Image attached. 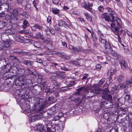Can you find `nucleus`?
Segmentation results:
<instances>
[{
    "mask_svg": "<svg viewBox=\"0 0 132 132\" xmlns=\"http://www.w3.org/2000/svg\"><path fill=\"white\" fill-rule=\"evenodd\" d=\"M102 90V89L100 88L96 87L94 89H92V92L97 94L100 93V92Z\"/></svg>",
    "mask_w": 132,
    "mask_h": 132,
    "instance_id": "nucleus-19",
    "label": "nucleus"
},
{
    "mask_svg": "<svg viewBox=\"0 0 132 132\" xmlns=\"http://www.w3.org/2000/svg\"><path fill=\"white\" fill-rule=\"evenodd\" d=\"M104 47L105 49H109L110 51L111 52L112 51L111 49V47L110 44L108 42H106L105 44Z\"/></svg>",
    "mask_w": 132,
    "mask_h": 132,
    "instance_id": "nucleus-15",
    "label": "nucleus"
},
{
    "mask_svg": "<svg viewBox=\"0 0 132 132\" xmlns=\"http://www.w3.org/2000/svg\"><path fill=\"white\" fill-rule=\"evenodd\" d=\"M36 28H38L39 30H42V27L39 24H36L34 26L31 28L32 30H34Z\"/></svg>",
    "mask_w": 132,
    "mask_h": 132,
    "instance_id": "nucleus-20",
    "label": "nucleus"
},
{
    "mask_svg": "<svg viewBox=\"0 0 132 132\" xmlns=\"http://www.w3.org/2000/svg\"><path fill=\"white\" fill-rule=\"evenodd\" d=\"M115 71L116 70L114 69L111 68L108 71V74L110 75L111 76H112L114 74Z\"/></svg>",
    "mask_w": 132,
    "mask_h": 132,
    "instance_id": "nucleus-24",
    "label": "nucleus"
},
{
    "mask_svg": "<svg viewBox=\"0 0 132 132\" xmlns=\"http://www.w3.org/2000/svg\"><path fill=\"white\" fill-rule=\"evenodd\" d=\"M47 132H53V130H52V129L50 128L47 127Z\"/></svg>",
    "mask_w": 132,
    "mask_h": 132,
    "instance_id": "nucleus-51",
    "label": "nucleus"
},
{
    "mask_svg": "<svg viewBox=\"0 0 132 132\" xmlns=\"http://www.w3.org/2000/svg\"><path fill=\"white\" fill-rule=\"evenodd\" d=\"M21 15L22 16L23 18H26L27 15L26 13L25 12H23V13L21 14Z\"/></svg>",
    "mask_w": 132,
    "mask_h": 132,
    "instance_id": "nucleus-43",
    "label": "nucleus"
},
{
    "mask_svg": "<svg viewBox=\"0 0 132 132\" xmlns=\"http://www.w3.org/2000/svg\"><path fill=\"white\" fill-rule=\"evenodd\" d=\"M105 104V108H109L111 107V106L113 105V103L111 101H106Z\"/></svg>",
    "mask_w": 132,
    "mask_h": 132,
    "instance_id": "nucleus-22",
    "label": "nucleus"
},
{
    "mask_svg": "<svg viewBox=\"0 0 132 132\" xmlns=\"http://www.w3.org/2000/svg\"><path fill=\"white\" fill-rule=\"evenodd\" d=\"M23 25L22 26V27L24 28H25L27 26L29 25V23L26 20H24L23 22Z\"/></svg>",
    "mask_w": 132,
    "mask_h": 132,
    "instance_id": "nucleus-28",
    "label": "nucleus"
},
{
    "mask_svg": "<svg viewBox=\"0 0 132 132\" xmlns=\"http://www.w3.org/2000/svg\"><path fill=\"white\" fill-rule=\"evenodd\" d=\"M21 9H19L16 10L15 9H13L12 11V13L13 16H14V18H15L16 20H17L18 18H16V16L18 15V14L19 13L22 12Z\"/></svg>",
    "mask_w": 132,
    "mask_h": 132,
    "instance_id": "nucleus-5",
    "label": "nucleus"
},
{
    "mask_svg": "<svg viewBox=\"0 0 132 132\" xmlns=\"http://www.w3.org/2000/svg\"><path fill=\"white\" fill-rule=\"evenodd\" d=\"M103 37V35L102 34H101V35H100V37L99 38V40L101 43L104 44L106 42L105 39L102 38V37Z\"/></svg>",
    "mask_w": 132,
    "mask_h": 132,
    "instance_id": "nucleus-21",
    "label": "nucleus"
},
{
    "mask_svg": "<svg viewBox=\"0 0 132 132\" xmlns=\"http://www.w3.org/2000/svg\"><path fill=\"white\" fill-rule=\"evenodd\" d=\"M52 10L54 14H57L59 12V10L56 8L52 9Z\"/></svg>",
    "mask_w": 132,
    "mask_h": 132,
    "instance_id": "nucleus-29",
    "label": "nucleus"
},
{
    "mask_svg": "<svg viewBox=\"0 0 132 132\" xmlns=\"http://www.w3.org/2000/svg\"><path fill=\"white\" fill-rule=\"evenodd\" d=\"M53 3L54 4H57L59 2V0H52Z\"/></svg>",
    "mask_w": 132,
    "mask_h": 132,
    "instance_id": "nucleus-53",
    "label": "nucleus"
},
{
    "mask_svg": "<svg viewBox=\"0 0 132 132\" xmlns=\"http://www.w3.org/2000/svg\"><path fill=\"white\" fill-rule=\"evenodd\" d=\"M127 6L129 10L132 12V2H129L127 3Z\"/></svg>",
    "mask_w": 132,
    "mask_h": 132,
    "instance_id": "nucleus-26",
    "label": "nucleus"
},
{
    "mask_svg": "<svg viewBox=\"0 0 132 132\" xmlns=\"http://www.w3.org/2000/svg\"><path fill=\"white\" fill-rule=\"evenodd\" d=\"M62 45L64 46H65L66 47H67V44L65 42H62Z\"/></svg>",
    "mask_w": 132,
    "mask_h": 132,
    "instance_id": "nucleus-56",
    "label": "nucleus"
},
{
    "mask_svg": "<svg viewBox=\"0 0 132 132\" xmlns=\"http://www.w3.org/2000/svg\"><path fill=\"white\" fill-rule=\"evenodd\" d=\"M25 7L26 9V10L27 9H30L31 7V5L29 3H28L26 6H25Z\"/></svg>",
    "mask_w": 132,
    "mask_h": 132,
    "instance_id": "nucleus-42",
    "label": "nucleus"
},
{
    "mask_svg": "<svg viewBox=\"0 0 132 132\" xmlns=\"http://www.w3.org/2000/svg\"><path fill=\"white\" fill-rule=\"evenodd\" d=\"M51 17L50 16H48L47 18V21L48 23H50L51 21Z\"/></svg>",
    "mask_w": 132,
    "mask_h": 132,
    "instance_id": "nucleus-46",
    "label": "nucleus"
},
{
    "mask_svg": "<svg viewBox=\"0 0 132 132\" xmlns=\"http://www.w3.org/2000/svg\"><path fill=\"white\" fill-rule=\"evenodd\" d=\"M53 97H48V100L49 101H52L53 99Z\"/></svg>",
    "mask_w": 132,
    "mask_h": 132,
    "instance_id": "nucleus-59",
    "label": "nucleus"
},
{
    "mask_svg": "<svg viewBox=\"0 0 132 132\" xmlns=\"http://www.w3.org/2000/svg\"><path fill=\"white\" fill-rule=\"evenodd\" d=\"M60 86L59 83L55 81L52 85V89L53 90H55L59 88Z\"/></svg>",
    "mask_w": 132,
    "mask_h": 132,
    "instance_id": "nucleus-9",
    "label": "nucleus"
},
{
    "mask_svg": "<svg viewBox=\"0 0 132 132\" xmlns=\"http://www.w3.org/2000/svg\"><path fill=\"white\" fill-rule=\"evenodd\" d=\"M23 0H17V3L18 5L23 4Z\"/></svg>",
    "mask_w": 132,
    "mask_h": 132,
    "instance_id": "nucleus-41",
    "label": "nucleus"
},
{
    "mask_svg": "<svg viewBox=\"0 0 132 132\" xmlns=\"http://www.w3.org/2000/svg\"><path fill=\"white\" fill-rule=\"evenodd\" d=\"M50 30L49 28H47L45 29V31L47 35L49 34V32H50Z\"/></svg>",
    "mask_w": 132,
    "mask_h": 132,
    "instance_id": "nucleus-47",
    "label": "nucleus"
},
{
    "mask_svg": "<svg viewBox=\"0 0 132 132\" xmlns=\"http://www.w3.org/2000/svg\"><path fill=\"white\" fill-rule=\"evenodd\" d=\"M59 25V24H56L54 28L55 30L57 31L60 32L61 31V29L60 28V27Z\"/></svg>",
    "mask_w": 132,
    "mask_h": 132,
    "instance_id": "nucleus-31",
    "label": "nucleus"
},
{
    "mask_svg": "<svg viewBox=\"0 0 132 132\" xmlns=\"http://www.w3.org/2000/svg\"><path fill=\"white\" fill-rule=\"evenodd\" d=\"M23 63L27 66H31L33 64V62L29 60H24L23 61Z\"/></svg>",
    "mask_w": 132,
    "mask_h": 132,
    "instance_id": "nucleus-10",
    "label": "nucleus"
},
{
    "mask_svg": "<svg viewBox=\"0 0 132 132\" xmlns=\"http://www.w3.org/2000/svg\"><path fill=\"white\" fill-rule=\"evenodd\" d=\"M51 129H52V130H53V132L56 131L55 127V126L52 127Z\"/></svg>",
    "mask_w": 132,
    "mask_h": 132,
    "instance_id": "nucleus-64",
    "label": "nucleus"
},
{
    "mask_svg": "<svg viewBox=\"0 0 132 132\" xmlns=\"http://www.w3.org/2000/svg\"><path fill=\"white\" fill-rule=\"evenodd\" d=\"M37 132H44L45 131L44 126L41 124L39 125L37 127Z\"/></svg>",
    "mask_w": 132,
    "mask_h": 132,
    "instance_id": "nucleus-8",
    "label": "nucleus"
},
{
    "mask_svg": "<svg viewBox=\"0 0 132 132\" xmlns=\"http://www.w3.org/2000/svg\"><path fill=\"white\" fill-rule=\"evenodd\" d=\"M129 83L128 85H129V88H130L132 86V79L129 80V81H127Z\"/></svg>",
    "mask_w": 132,
    "mask_h": 132,
    "instance_id": "nucleus-44",
    "label": "nucleus"
},
{
    "mask_svg": "<svg viewBox=\"0 0 132 132\" xmlns=\"http://www.w3.org/2000/svg\"><path fill=\"white\" fill-rule=\"evenodd\" d=\"M82 99V98L80 99V98L78 97L77 99H75L73 101L77 103V105H79L81 103Z\"/></svg>",
    "mask_w": 132,
    "mask_h": 132,
    "instance_id": "nucleus-25",
    "label": "nucleus"
},
{
    "mask_svg": "<svg viewBox=\"0 0 132 132\" xmlns=\"http://www.w3.org/2000/svg\"><path fill=\"white\" fill-rule=\"evenodd\" d=\"M61 69L64 71H68L69 70L65 66H61Z\"/></svg>",
    "mask_w": 132,
    "mask_h": 132,
    "instance_id": "nucleus-40",
    "label": "nucleus"
},
{
    "mask_svg": "<svg viewBox=\"0 0 132 132\" xmlns=\"http://www.w3.org/2000/svg\"><path fill=\"white\" fill-rule=\"evenodd\" d=\"M110 21L109 22H110ZM111 22H114V24L113 23H112L111 24V27H112V28H114V29L115 30V29L116 28H119L118 27H120L121 25H121L120 26H119L117 24V23H116V22L115 21H110Z\"/></svg>",
    "mask_w": 132,
    "mask_h": 132,
    "instance_id": "nucleus-18",
    "label": "nucleus"
},
{
    "mask_svg": "<svg viewBox=\"0 0 132 132\" xmlns=\"http://www.w3.org/2000/svg\"><path fill=\"white\" fill-rule=\"evenodd\" d=\"M101 66L100 64H97L96 65V67L97 69H100L101 68Z\"/></svg>",
    "mask_w": 132,
    "mask_h": 132,
    "instance_id": "nucleus-54",
    "label": "nucleus"
},
{
    "mask_svg": "<svg viewBox=\"0 0 132 132\" xmlns=\"http://www.w3.org/2000/svg\"><path fill=\"white\" fill-rule=\"evenodd\" d=\"M14 82H15V83L16 85H20V83H21V81L19 80L18 79H14ZM21 83L22 84L23 83L22 82H21Z\"/></svg>",
    "mask_w": 132,
    "mask_h": 132,
    "instance_id": "nucleus-32",
    "label": "nucleus"
},
{
    "mask_svg": "<svg viewBox=\"0 0 132 132\" xmlns=\"http://www.w3.org/2000/svg\"><path fill=\"white\" fill-rule=\"evenodd\" d=\"M108 11L110 12L109 15L107 13H104L101 14V18L102 19H104L105 21L108 22L115 21L119 26H120L121 21L120 19L117 17L114 12L112 11L110 8L108 9Z\"/></svg>",
    "mask_w": 132,
    "mask_h": 132,
    "instance_id": "nucleus-2",
    "label": "nucleus"
},
{
    "mask_svg": "<svg viewBox=\"0 0 132 132\" xmlns=\"http://www.w3.org/2000/svg\"><path fill=\"white\" fill-rule=\"evenodd\" d=\"M26 55L28 56H32V53L30 52H27Z\"/></svg>",
    "mask_w": 132,
    "mask_h": 132,
    "instance_id": "nucleus-57",
    "label": "nucleus"
},
{
    "mask_svg": "<svg viewBox=\"0 0 132 132\" xmlns=\"http://www.w3.org/2000/svg\"><path fill=\"white\" fill-rule=\"evenodd\" d=\"M50 32L52 34L54 35L55 33V30L53 29H52L50 30Z\"/></svg>",
    "mask_w": 132,
    "mask_h": 132,
    "instance_id": "nucleus-49",
    "label": "nucleus"
},
{
    "mask_svg": "<svg viewBox=\"0 0 132 132\" xmlns=\"http://www.w3.org/2000/svg\"><path fill=\"white\" fill-rule=\"evenodd\" d=\"M124 77L122 75H120L118 77V81L120 82L123 80Z\"/></svg>",
    "mask_w": 132,
    "mask_h": 132,
    "instance_id": "nucleus-33",
    "label": "nucleus"
},
{
    "mask_svg": "<svg viewBox=\"0 0 132 132\" xmlns=\"http://www.w3.org/2000/svg\"><path fill=\"white\" fill-rule=\"evenodd\" d=\"M26 78L25 75H21L19 76L18 77V79L21 82H23L24 80Z\"/></svg>",
    "mask_w": 132,
    "mask_h": 132,
    "instance_id": "nucleus-23",
    "label": "nucleus"
},
{
    "mask_svg": "<svg viewBox=\"0 0 132 132\" xmlns=\"http://www.w3.org/2000/svg\"><path fill=\"white\" fill-rule=\"evenodd\" d=\"M69 47L71 50L74 51V53H75L76 51L78 52H81L83 51L82 47L79 46L74 47L70 45L69 46Z\"/></svg>",
    "mask_w": 132,
    "mask_h": 132,
    "instance_id": "nucleus-4",
    "label": "nucleus"
},
{
    "mask_svg": "<svg viewBox=\"0 0 132 132\" xmlns=\"http://www.w3.org/2000/svg\"><path fill=\"white\" fill-rule=\"evenodd\" d=\"M78 20H79V21H82L84 22H85V21H84V19L82 18L81 17H79V18H78Z\"/></svg>",
    "mask_w": 132,
    "mask_h": 132,
    "instance_id": "nucleus-60",
    "label": "nucleus"
},
{
    "mask_svg": "<svg viewBox=\"0 0 132 132\" xmlns=\"http://www.w3.org/2000/svg\"><path fill=\"white\" fill-rule=\"evenodd\" d=\"M119 28H116L115 29V32H114L116 35H117L118 38V41L120 43L121 42V39L119 35Z\"/></svg>",
    "mask_w": 132,
    "mask_h": 132,
    "instance_id": "nucleus-12",
    "label": "nucleus"
},
{
    "mask_svg": "<svg viewBox=\"0 0 132 132\" xmlns=\"http://www.w3.org/2000/svg\"><path fill=\"white\" fill-rule=\"evenodd\" d=\"M103 117L106 119H107L109 118V117L108 116L107 113H105L104 114Z\"/></svg>",
    "mask_w": 132,
    "mask_h": 132,
    "instance_id": "nucleus-48",
    "label": "nucleus"
},
{
    "mask_svg": "<svg viewBox=\"0 0 132 132\" xmlns=\"http://www.w3.org/2000/svg\"><path fill=\"white\" fill-rule=\"evenodd\" d=\"M5 16L4 13L2 12L0 13V17H3Z\"/></svg>",
    "mask_w": 132,
    "mask_h": 132,
    "instance_id": "nucleus-58",
    "label": "nucleus"
},
{
    "mask_svg": "<svg viewBox=\"0 0 132 132\" xmlns=\"http://www.w3.org/2000/svg\"><path fill=\"white\" fill-rule=\"evenodd\" d=\"M88 88L87 87H82L80 88H78L77 89V90L78 92L81 91H88Z\"/></svg>",
    "mask_w": 132,
    "mask_h": 132,
    "instance_id": "nucleus-17",
    "label": "nucleus"
},
{
    "mask_svg": "<svg viewBox=\"0 0 132 132\" xmlns=\"http://www.w3.org/2000/svg\"><path fill=\"white\" fill-rule=\"evenodd\" d=\"M56 75L59 77L60 79H63L67 77L66 75L60 72H56Z\"/></svg>",
    "mask_w": 132,
    "mask_h": 132,
    "instance_id": "nucleus-11",
    "label": "nucleus"
},
{
    "mask_svg": "<svg viewBox=\"0 0 132 132\" xmlns=\"http://www.w3.org/2000/svg\"><path fill=\"white\" fill-rule=\"evenodd\" d=\"M93 4H91L89 3L87 4L85 2L84 3V4H83V5H82V6L84 8L92 13H93L92 8V7L93 6Z\"/></svg>",
    "mask_w": 132,
    "mask_h": 132,
    "instance_id": "nucleus-3",
    "label": "nucleus"
},
{
    "mask_svg": "<svg viewBox=\"0 0 132 132\" xmlns=\"http://www.w3.org/2000/svg\"><path fill=\"white\" fill-rule=\"evenodd\" d=\"M98 9L101 12H102L104 10V8L103 7L101 6H100L98 7Z\"/></svg>",
    "mask_w": 132,
    "mask_h": 132,
    "instance_id": "nucleus-45",
    "label": "nucleus"
},
{
    "mask_svg": "<svg viewBox=\"0 0 132 132\" xmlns=\"http://www.w3.org/2000/svg\"><path fill=\"white\" fill-rule=\"evenodd\" d=\"M112 51L111 54L115 59L117 60L120 57V55L116 52Z\"/></svg>",
    "mask_w": 132,
    "mask_h": 132,
    "instance_id": "nucleus-14",
    "label": "nucleus"
},
{
    "mask_svg": "<svg viewBox=\"0 0 132 132\" xmlns=\"http://www.w3.org/2000/svg\"><path fill=\"white\" fill-rule=\"evenodd\" d=\"M57 78V77L56 75L52 76L50 78L51 81L55 80Z\"/></svg>",
    "mask_w": 132,
    "mask_h": 132,
    "instance_id": "nucleus-36",
    "label": "nucleus"
},
{
    "mask_svg": "<svg viewBox=\"0 0 132 132\" xmlns=\"http://www.w3.org/2000/svg\"><path fill=\"white\" fill-rule=\"evenodd\" d=\"M105 78H102L98 82V85L99 86L101 85L105 82Z\"/></svg>",
    "mask_w": 132,
    "mask_h": 132,
    "instance_id": "nucleus-35",
    "label": "nucleus"
},
{
    "mask_svg": "<svg viewBox=\"0 0 132 132\" xmlns=\"http://www.w3.org/2000/svg\"><path fill=\"white\" fill-rule=\"evenodd\" d=\"M130 95L129 94H127L125 96L124 98L125 100L128 101L129 103H132V100L130 97Z\"/></svg>",
    "mask_w": 132,
    "mask_h": 132,
    "instance_id": "nucleus-13",
    "label": "nucleus"
},
{
    "mask_svg": "<svg viewBox=\"0 0 132 132\" xmlns=\"http://www.w3.org/2000/svg\"><path fill=\"white\" fill-rule=\"evenodd\" d=\"M130 92V90L128 89H125L124 90V92L125 94H129Z\"/></svg>",
    "mask_w": 132,
    "mask_h": 132,
    "instance_id": "nucleus-50",
    "label": "nucleus"
},
{
    "mask_svg": "<svg viewBox=\"0 0 132 132\" xmlns=\"http://www.w3.org/2000/svg\"><path fill=\"white\" fill-rule=\"evenodd\" d=\"M102 97L103 99L106 100H111L112 99V95L109 94H104L103 93Z\"/></svg>",
    "mask_w": 132,
    "mask_h": 132,
    "instance_id": "nucleus-6",
    "label": "nucleus"
},
{
    "mask_svg": "<svg viewBox=\"0 0 132 132\" xmlns=\"http://www.w3.org/2000/svg\"><path fill=\"white\" fill-rule=\"evenodd\" d=\"M70 86H72L75 83V81H74L72 80L70 81Z\"/></svg>",
    "mask_w": 132,
    "mask_h": 132,
    "instance_id": "nucleus-52",
    "label": "nucleus"
},
{
    "mask_svg": "<svg viewBox=\"0 0 132 132\" xmlns=\"http://www.w3.org/2000/svg\"><path fill=\"white\" fill-rule=\"evenodd\" d=\"M14 52L16 53L17 54H20L22 53V51L21 49H19L16 50L14 51Z\"/></svg>",
    "mask_w": 132,
    "mask_h": 132,
    "instance_id": "nucleus-37",
    "label": "nucleus"
},
{
    "mask_svg": "<svg viewBox=\"0 0 132 132\" xmlns=\"http://www.w3.org/2000/svg\"><path fill=\"white\" fill-rule=\"evenodd\" d=\"M33 5L36 7V9H37V8L36 6V2H35V1H33Z\"/></svg>",
    "mask_w": 132,
    "mask_h": 132,
    "instance_id": "nucleus-61",
    "label": "nucleus"
},
{
    "mask_svg": "<svg viewBox=\"0 0 132 132\" xmlns=\"http://www.w3.org/2000/svg\"><path fill=\"white\" fill-rule=\"evenodd\" d=\"M34 46L37 48H39L40 47V44L38 42H35L34 43Z\"/></svg>",
    "mask_w": 132,
    "mask_h": 132,
    "instance_id": "nucleus-38",
    "label": "nucleus"
},
{
    "mask_svg": "<svg viewBox=\"0 0 132 132\" xmlns=\"http://www.w3.org/2000/svg\"><path fill=\"white\" fill-rule=\"evenodd\" d=\"M127 34L129 36H131L132 35V34L129 31H127Z\"/></svg>",
    "mask_w": 132,
    "mask_h": 132,
    "instance_id": "nucleus-62",
    "label": "nucleus"
},
{
    "mask_svg": "<svg viewBox=\"0 0 132 132\" xmlns=\"http://www.w3.org/2000/svg\"><path fill=\"white\" fill-rule=\"evenodd\" d=\"M45 54V53L44 52L38 54H37V55L38 56H42L44 55Z\"/></svg>",
    "mask_w": 132,
    "mask_h": 132,
    "instance_id": "nucleus-63",
    "label": "nucleus"
},
{
    "mask_svg": "<svg viewBox=\"0 0 132 132\" xmlns=\"http://www.w3.org/2000/svg\"><path fill=\"white\" fill-rule=\"evenodd\" d=\"M72 63L74 65H78L79 64V63L77 61H75L72 62Z\"/></svg>",
    "mask_w": 132,
    "mask_h": 132,
    "instance_id": "nucleus-55",
    "label": "nucleus"
},
{
    "mask_svg": "<svg viewBox=\"0 0 132 132\" xmlns=\"http://www.w3.org/2000/svg\"><path fill=\"white\" fill-rule=\"evenodd\" d=\"M129 83V82H126L124 86L123 87V88L124 90L126 89H127L128 87V83Z\"/></svg>",
    "mask_w": 132,
    "mask_h": 132,
    "instance_id": "nucleus-39",
    "label": "nucleus"
},
{
    "mask_svg": "<svg viewBox=\"0 0 132 132\" xmlns=\"http://www.w3.org/2000/svg\"><path fill=\"white\" fill-rule=\"evenodd\" d=\"M43 100L42 98L36 97L34 100L33 110L36 114L33 115L31 117V121L39 120L42 116V113H39V111H41L45 106V105L43 103Z\"/></svg>",
    "mask_w": 132,
    "mask_h": 132,
    "instance_id": "nucleus-1",
    "label": "nucleus"
},
{
    "mask_svg": "<svg viewBox=\"0 0 132 132\" xmlns=\"http://www.w3.org/2000/svg\"><path fill=\"white\" fill-rule=\"evenodd\" d=\"M106 101H102L100 103L101 107L103 108H105V104H106Z\"/></svg>",
    "mask_w": 132,
    "mask_h": 132,
    "instance_id": "nucleus-34",
    "label": "nucleus"
},
{
    "mask_svg": "<svg viewBox=\"0 0 132 132\" xmlns=\"http://www.w3.org/2000/svg\"><path fill=\"white\" fill-rule=\"evenodd\" d=\"M31 80L29 79H26V78L23 81V85L31 83Z\"/></svg>",
    "mask_w": 132,
    "mask_h": 132,
    "instance_id": "nucleus-30",
    "label": "nucleus"
},
{
    "mask_svg": "<svg viewBox=\"0 0 132 132\" xmlns=\"http://www.w3.org/2000/svg\"><path fill=\"white\" fill-rule=\"evenodd\" d=\"M85 16L86 17V19L88 21H91L92 20V18L90 17V15L88 13H86L85 14Z\"/></svg>",
    "mask_w": 132,
    "mask_h": 132,
    "instance_id": "nucleus-27",
    "label": "nucleus"
},
{
    "mask_svg": "<svg viewBox=\"0 0 132 132\" xmlns=\"http://www.w3.org/2000/svg\"><path fill=\"white\" fill-rule=\"evenodd\" d=\"M119 63L120 64L121 68L123 70L125 69L127 67V62L125 60H122L121 61H120Z\"/></svg>",
    "mask_w": 132,
    "mask_h": 132,
    "instance_id": "nucleus-7",
    "label": "nucleus"
},
{
    "mask_svg": "<svg viewBox=\"0 0 132 132\" xmlns=\"http://www.w3.org/2000/svg\"><path fill=\"white\" fill-rule=\"evenodd\" d=\"M34 38H40L43 40L44 39V38H43V35L40 32H38L36 34V35L34 36Z\"/></svg>",
    "mask_w": 132,
    "mask_h": 132,
    "instance_id": "nucleus-16",
    "label": "nucleus"
}]
</instances>
